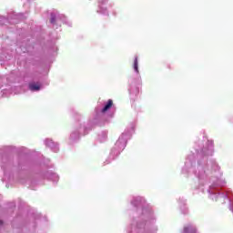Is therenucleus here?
I'll return each instance as SVG.
<instances>
[{
    "label": "nucleus",
    "mask_w": 233,
    "mask_h": 233,
    "mask_svg": "<svg viewBox=\"0 0 233 233\" xmlns=\"http://www.w3.org/2000/svg\"><path fill=\"white\" fill-rule=\"evenodd\" d=\"M184 233H198V229L192 225H187L184 227Z\"/></svg>",
    "instance_id": "nucleus-1"
},
{
    "label": "nucleus",
    "mask_w": 233,
    "mask_h": 233,
    "mask_svg": "<svg viewBox=\"0 0 233 233\" xmlns=\"http://www.w3.org/2000/svg\"><path fill=\"white\" fill-rule=\"evenodd\" d=\"M112 105H114V102L112 101V99H109L106 105L102 109L103 114H105V112H107V110H110V108H112Z\"/></svg>",
    "instance_id": "nucleus-2"
},
{
    "label": "nucleus",
    "mask_w": 233,
    "mask_h": 233,
    "mask_svg": "<svg viewBox=\"0 0 233 233\" xmlns=\"http://www.w3.org/2000/svg\"><path fill=\"white\" fill-rule=\"evenodd\" d=\"M29 89L32 90V92H35V91L41 89V86H39L35 83H31V84H29Z\"/></svg>",
    "instance_id": "nucleus-3"
},
{
    "label": "nucleus",
    "mask_w": 233,
    "mask_h": 233,
    "mask_svg": "<svg viewBox=\"0 0 233 233\" xmlns=\"http://www.w3.org/2000/svg\"><path fill=\"white\" fill-rule=\"evenodd\" d=\"M134 66V70L137 72V74H139L137 56L135 57L134 66Z\"/></svg>",
    "instance_id": "nucleus-4"
},
{
    "label": "nucleus",
    "mask_w": 233,
    "mask_h": 233,
    "mask_svg": "<svg viewBox=\"0 0 233 233\" xmlns=\"http://www.w3.org/2000/svg\"><path fill=\"white\" fill-rule=\"evenodd\" d=\"M50 23H52V25H54V23H56V15H51Z\"/></svg>",
    "instance_id": "nucleus-5"
}]
</instances>
